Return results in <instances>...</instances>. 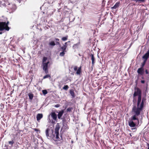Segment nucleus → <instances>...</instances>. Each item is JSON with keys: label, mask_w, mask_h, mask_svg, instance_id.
I'll return each mask as SVG.
<instances>
[{"label": "nucleus", "mask_w": 149, "mask_h": 149, "mask_svg": "<svg viewBox=\"0 0 149 149\" xmlns=\"http://www.w3.org/2000/svg\"><path fill=\"white\" fill-rule=\"evenodd\" d=\"M142 91L138 87L134 88V91L132 96V102L133 104L132 111L138 112L142 110L144 106V102L143 99L141 100Z\"/></svg>", "instance_id": "f257e3e1"}, {"label": "nucleus", "mask_w": 149, "mask_h": 149, "mask_svg": "<svg viewBox=\"0 0 149 149\" xmlns=\"http://www.w3.org/2000/svg\"><path fill=\"white\" fill-rule=\"evenodd\" d=\"M133 108H132L131 113L132 115L131 118V120L129 122V125L131 127H135L137 124L138 125L139 123V119L138 118L141 114V112L142 110H140L138 112H136L135 111H132Z\"/></svg>", "instance_id": "f03ea898"}, {"label": "nucleus", "mask_w": 149, "mask_h": 149, "mask_svg": "<svg viewBox=\"0 0 149 149\" xmlns=\"http://www.w3.org/2000/svg\"><path fill=\"white\" fill-rule=\"evenodd\" d=\"M60 128V126L59 124L58 123L56 125V127L54 129V131L52 130V137L53 139L55 141H60L61 140H63L62 134L61 133L60 134V138L59 137V130Z\"/></svg>", "instance_id": "7ed1b4c3"}, {"label": "nucleus", "mask_w": 149, "mask_h": 149, "mask_svg": "<svg viewBox=\"0 0 149 149\" xmlns=\"http://www.w3.org/2000/svg\"><path fill=\"white\" fill-rule=\"evenodd\" d=\"M47 58L46 57H43L42 60V69L43 71H44L45 74H47L48 72V64L49 62L48 61L46 62V61L47 60Z\"/></svg>", "instance_id": "20e7f679"}, {"label": "nucleus", "mask_w": 149, "mask_h": 149, "mask_svg": "<svg viewBox=\"0 0 149 149\" xmlns=\"http://www.w3.org/2000/svg\"><path fill=\"white\" fill-rule=\"evenodd\" d=\"M9 22L8 21L6 23L5 22H0V31H3L4 30L8 31L10 28L8 26ZM2 32H0V34H1Z\"/></svg>", "instance_id": "39448f33"}, {"label": "nucleus", "mask_w": 149, "mask_h": 149, "mask_svg": "<svg viewBox=\"0 0 149 149\" xmlns=\"http://www.w3.org/2000/svg\"><path fill=\"white\" fill-rule=\"evenodd\" d=\"M55 40L56 41V43H55L54 41H52L49 42V47H53L56 45H61L60 43L59 42V39L58 38H55Z\"/></svg>", "instance_id": "423d86ee"}, {"label": "nucleus", "mask_w": 149, "mask_h": 149, "mask_svg": "<svg viewBox=\"0 0 149 149\" xmlns=\"http://www.w3.org/2000/svg\"><path fill=\"white\" fill-rule=\"evenodd\" d=\"M74 71H76L77 75H80L82 72L81 66H80L78 68L77 66H74Z\"/></svg>", "instance_id": "0eeeda50"}, {"label": "nucleus", "mask_w": 149, "mask_h": 149, "mask_svg": "<svg viewBox=\"0 0 149 149\" xmlns=\"http://www.w3.org/2000/svg\"><path fill=\"white\" fill-rule=\"evenodd\" d=\"M8 8L9 10L13 11L16 9V7L15 4L10 3H8Z\"/></svg>", "instance_id": "6e6552de"}, {"label": "nucleus", "mask_w": 149, "mask_h": 149, "mask_svg": "<svg viewBox=\"0 0 149 149\" xmlns=\"http://www.w3.org/2000/svg\"><path fill=\"white\" fill-rule=\"evenodd\" d=\"M90 56L91 57V59L92 60V65L91 67L92 68H93V67H94V64L95 62V59L93 54H91L90 55Z\"/></svg>", "instance_id": "1a4fd4ad"}, {"label": "nucleus", "mask_w": 149, "mask_h": 149, "mask_svg": "<svg viewBox=\"0 0 149 149\" xmlns=\"http://www.w3.org/2000/svg\"><path fill=\"white\" fill-rule=\"evenodd\" d=\"M51 115L53 119L55 121H57V115L54 112H52L49 116Z\"/></svg>", "instance_id": "9d476101"}, {"label": "nucleus", "mask_w": 149, "mask_h": 149, "mask_svg": "<svg viewBox=\"0 0 149 149\" xmlns=\"http://www.w3.org/2000/svg\"><path fill=\"white\" fill-rule=\"evenodd\" d=\"M137 72L138 73L141 75H143L144 74V69L143 67H141L138 69Z\"/></svg>", "instance_id": "9b49d317"}, {"label": "nucleus", "mask_w": 149, "mask_h": 149, "mask_svg": "<svg viewBox=\"0 0 149 149\" xmlns=\"http://www.w3.org/2000/svg\"><path fill=\"white\" fill-rule=\"evenodd\" d=\"M64 112V111L63 110H61L59 111V112H58V113L57 115V116L58 119H62L61 117L63 115Z\"/></svg>", "instance_id": "f8f14e48"}, {"label": "nucleus", "mask_w": 149, "mask_h": 149, "mask_svg": "<svg viewBox=\"0 0 149 149\" xmlns=\"http://www.w3.org/2000/svg\"><path fill=\"white\" fill-rule=\"evenodd\" d=\"M149 56V50H148L147 52L143 55V58L145 59V60H147Z\"/></svg>", "instance_id": "ddd939ff"}, {"label": "nucleus", "mask_w": 149, "mask_h": 149, "mask_svg": "<svg viewBox=\"0 0 149 149\" xmlns=\"http://www.w3.org/2000/svg\"><path fill=\"white\" fill-rule=\"evenodd\" d=\"M43 117V115L42 113H38L36 116L37 120L39 121Z\"/></svg>", "instance_id": "4468645a"}, {"label": "nucleus", "mask_w": 149, "mask_h": 149, "mask_svg": "<svg viewBox=\"0 0 149 149\" xmlns=\"http://www.w3.org/2000/svg\"><path fill=\"white\" fill-rule=\"evenodd\" d=\"M120 4V2H117L115 5L113 7L111 8L112 9H116L118 8Z\"/></svg>", "instance_id": "2eb2a0df"}, {"label": "nucleus", "mask_w": 149, "mask_h": 149, "mask_svg": "<svg viewBox=\"0 0 149 149\" xmlns=\"http://www.w3.org/2000/svg\"><path fill=\"white\" fill-rule=\"evenodd\" d=\"M131 1H134L136 3H144L145 2L146 0H131Z\"/></svg>", "instance_id": "dca6fc26"}, {"label": "nucleus", "mask_w": 149, "mask_h": 149, "mask_svg": "<svg viewBox=\"0 0 149 149\" xmlns=\"http://www.w3.org/2000/svg\"><path fill=\"white\" fill-rule=\"evenodd\" d=\"M29 99L31 100H32L34 96L33 94L32 93H29L28 94Z\"/></svg>", "instance_id": "f3484780"}, {"label": "nucleus", "mask_w": 149, "mask_h": 149, "mask_svg": "<svg viewBox=\"0 0 149 149\" xmlns=\"http://www.w3.org/2000/svg\"><path fill=\"white\" fill-rule=\"evenodd\" d=\"M70 93L72 96V98H74L75 97V93L73 90H70Z\"/></svg>", "instance_id": "a211bd4d"}, {"label": "nucleus", "mask_w": 149, "mask_h": 149, "mask_svg": "<svg viewBox=\"0 0 149 149\" xmlns=\"http://www.w3.org/2000/svg\"><path fill=\"white\" fill-rule=\"evenodd\" d=\"M51 77V75L50 74H47L44 76L43 77V79H45L47 78H50Z\"/></svg>", "instance_id": "6ab92c4d"}, {"label": "nucleus", "mask_w": 149, "mask_h": 149, "mask_svg": "<svg viewBox=\"0 0 149 149\" xmlns=\"http://www.w3.org/2000/svg\"><path fill=\"white\" fill-rule=\"evenodd\" d=\"M49 128H47L46 130V131H45L46 134V135L47 137H49Z\"/></svg>", "instance_id": "aec40b11"}, {"label": "nucleus", "mask_w": 149, "mask_h": 149, "mask_svg": "<svg viewBox=\"0 0 149 149\" xmlns=\"http://www.w3.org/2000/svg\"><path fill=\"white\" fill-rule=\"evenodd\" d=\"M66 48L65 46H63L61 47L60 49L62 50V51L66 52Z\"/></svg>", "instance_id": "412c9836"}, {"label": "nucleus", "mask_w": 149, "mask_h": 149, "mask_svg": "<svg viewBox=\"0 0 149 149\" xmlns=\"http://www.w3.org/2000/svg\"><path fill=\"white\" fill-rule=\"evenodd\" d=\"M78 45H78V43L75 44H74L72 47L74 49H75L76 48H77Z\"/></svg>", "instance_id": "4be33fe9"}, {"label": "nucleus", "mask_w": 149, "mask_h": 149, "mask_svg": "<svg viewBox=\"0 0 149 149\" xmlns=\"http://www.w3.org/2000/svg\"><path fill=\"white\" fill-rule=\"evenodd\" d=\"M65 52L62 51V52L60 53L59 55L61 56H64Z\"/></svg>", "instance_id": "5701e85b"}, {"label": "nucleus", "mask_w": 149, "mask_h": 149, "mask_svg": "<svg viewBox=\"0 0 149 149\" xmlns=\"http://www.w3.org/2000/svg\"><path fill=\"white\" fill-rule=\"evenodd\" d=\"M69 87L68 85H66L63 88V89L65 90H67L69 88Z\"/></svg>", "instance_id": "b1692460"}, {"label": "nucleus", "mask_w": 149, "mask_h": 149, "mask_svg": "<svg viewBox=\"0 0 149 149\" xmlns=\"http://www.w3.org/2000/svg\"><path fill=\"white\" fill-rule=\"evenodd\" d=\"M68 38V36H67L65 37H63L62 38V40L63 41H65L67 40Z\"/></svg>", "instance_id": "393cba45"}, {"label": "nucleus", "mask_w": 149, "mask_h": 149, "mask_svg": "<svg viewBox=\"0 0 149 149\" xmlns=\"http://www.w3.org/2000/svg\"><path fill=\"white\" fill-rule=\"evenodd\" d=\"M73 109V108L72 107H69L67 109V112H70Z\"/></svg>", "instance_id": "a878e982"}, {"label": "nucleus", "mask_w": 149, "mask_h": 149, "mask_svg": "<svg viewBox=\"0 0 149 149\" xmlns=\"http://www.w3.org/2000/svg\"><path fill=\"white\" fill-rule=\"evenodd\" d=\"M42 92L43 94L46 95L47 93V91L46 90H43L42 91Z\"/></svg>", "instance_id": "bb28decb"}, {"label": "nucleus", "mask_w": 149, "mask_h": 149, "mask_svg": "<svg viewBox=\"0 0 149 149\" xmlns=\"http://www.w3.org/2000/svg\"><path fill=\"white\" fill-rule=\"evenodd\" d=\"M8 142L9 144H10L11 146H12L13 144L14 143V142L13 140H12V141H9Z\"/></svg>", "instance_id": "cd10ccee"}, {"label": "nucleus", "mask_w": 149, "mask_h": 149, "mask_svg": "<svg viewBox=\"0 0 149 149\" xmlns=\"http://www.w3.org/2000/svg\"><path fill=\"white\" fill-rule=\"evenodd\" d=\"M147 60H145L144 61H143V62L142 63V65H141V67L143 68V66H144L145 65V64L146 63Z\"/></svg>", "instance_id": "c85d7f7f"}, {"label": "nucleus", "mask_w": 149, "mask_h": 149, "mask_svg": "<svg viewBox=\"0 0 149 149\" xmlns=\"http://www.w3.org/2000/svg\"><path fill=\"white\" fill-rule=\"evenodd\" d=\"M33 130H34L35 131H36V132H38V131L40 132V130H38V129H36V128H33Z\"/></svg>", "instance_id": "c756f323"}, {"label": "nucleus", "mask_w": 149, "mask_h": 149, "mask_svg": "<svg viewBox=\"0 0 149 149\" xmlns=\"http://www.w3.org/2000/svg\"><path fill=\"white\" fill-rule=\"evenodd\" d=\"M60 106V105L59 104H56L54 106V107H55L58 108Z\"/></svg>", "instance_id": "7c9ffc66"}, {"label": "nucleus", "mask_w": 149, "mask_h": 149, "mask_svg": "<svg viewBox=\"0 0 149 149\" xmlns=\"http://www.w3.org/2000/svg\"><path fill=\"white\" fill-rule=\"evenodd\" d=\"M67 42H65V43L64 45H63V46H65L66 48H67Z\"/></svg>", "instance_id": "2f4dec72"}, {"label": "nucleus", "mask_w": 149, "mask_h": 149, "mask_svg": "<svg viewBox=\"0 0 149 149\" xmlns=\"http://www.w3.org/2000/svg\"><path fill=\"white\" fill-rule=\"evenodd\" d=\"M141 83L142 84H144L145 83V81L143 80H142L141 81Z\"/></svg>", "instance_id": "473e14b6"}, {"label": "nucleus", "mask_w": 149, "mask_h": 149, "mask_svg": "<svg viewBox=\"0 0 149 149\" xmlns=\"http://www.w3.org/2000/svg\"><path fill=\"white\" fill-rule=\"evenodd\" d=\"M145 72H146V74H148V70H145Z\"/></svg>", "instance_id": "72a5a7b5"}, {"label": "nucleus", "mask_w": 149, "mask_h": 149, "mask_svg": "<svg viewBox=\"0 0 149 149\" xmlns=\"http://www.w3.org/2000/svg\"><path fill=\"white\" fill-rule=\"evenodd\" d=\"M147 145L148 146V148L147 149H149V144L148 143H147Z\"/></svg>", "instance_id": "f704fd0d"}, {"label": "nucleus", "mask_w": 149, "mask_h": 149, "mask_svg": "<svg viewBox=\"0 0 149 149\" xmlns=\"http://www.w3.org/2000/svg\"><path fill=\"white\" fill-rule=\"evenodd\" d=\"M64 127V126H63V127H62L61 128V131H62V130H63V127Z\"/></svg>", "instance_id": "c9c22d12"}, {"label": "nucleus", "mask_w": 149, "mask_h": 149, "mask_svg": "<svg viewBox=\"0 0 149 149\" xmlns=\"http://www.w3.org/2000/svg\"><path fill=\"white\" fill-rule=\"evenodd\" d=\"M142 79H144V77H142Z\"/></svg>", "instance_id": "e433bc0d"}, {"label": "nucleus", "mask_w": 149, "mask_h": 149, "mask_svg": "<svg viewBox=\"0 0 149 149\" xmlns=\"http://www.w3.org/2000/svg\"><path fill=\"white\" fill-rule=\"evenodd\" d=\"M66 126H65V127H64V128H66Z\"/></svg>", "instance_id": "4c0bfd02"}, {"label": "nucleus", "mask_w": 149, "mask_h": 149, "mask_svg": "<svg viewBox=\"0 0 149 149\" xmlns=\"http://www.w3.org/2000/svg\"><path fill=\"white\" fill-rule=\"evenodd\" d=\"M122 149H125V148H122Z\"/></svg>", "instance_id": "58836bf2"}, {"label": "nucleus", "mask_w": 149, "mask_h": 149, "mask_svg": "<svg viewBox=\"0 0 149 149\" xmlns=\"http://www.w3.org/2000/svg\"><path fill=\"white\" fill-rule=\"evenodd\" d=\"M70 42V41H68V42Z\"/></svg>", "instance_id": "ea45409f"}, {"label": "nucleus", "mask_w": 149, "mask_h": 149, "mask_svg": "<svg viewBox=\"0 0 149 149\" xmlns=\"http://www.w3.org/2000/svg\"><path fill=\"white\" fill-rule=\"evenodd\" d=\"M116 50V51H118V50Z\"/></svg>", "instance_id": "a19ab883"}]
</instances>
